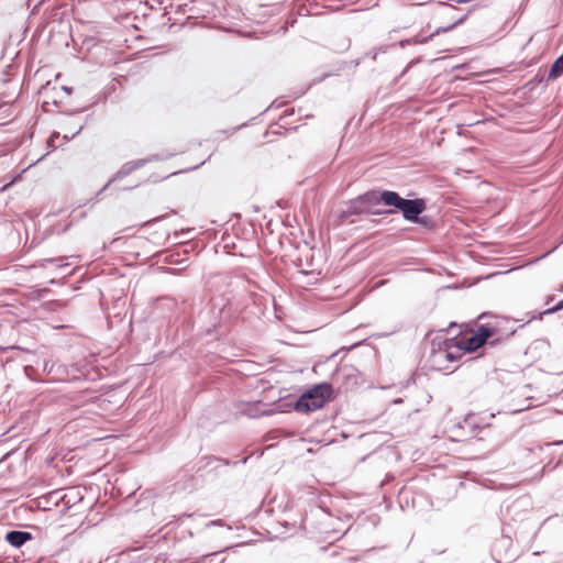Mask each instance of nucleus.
Instances as JSON below:
<instances>
[{"mask_svg":"<svg viewBox=\"0 0 563 563\" xmlns=\"http://www.w3.org/2000/svg\"><path fill=\"white\" fill-rule=\"evenodd\" d=\"M331 397V386L320 384L305 393L296 402L295 409L301 412L320 409Z\"/></svg>","mask_w":563,"mask_h":563,"instance_id":"1","label":"nucleus"},{"mask_svg":"<svg viewBox=\"0 0 563 563\" xmlns=\"http://www.w3.org/2000/svg\"><path fill=\"white\" fill-rule=\"evenodd\" d=\"M382 200L387 206H394L402 211L405 219L416 220L417 216L426 209L424 201L421 199L407 200L394 191H384Z\"/></svg>","mask_w":563,"mask_h":563,"instance_id":"2","label":"nucleus"},{"mask_svg":"<svg viewBox=\"0 0 563 563\" xmlns=\"http://www.w3.org/2000/svg\"><path fill=\"white\" fill-rule=\"evenodd\" d=\"M489 336L490 331L486 328H481L477 333L462 338L459 345L464 350L472 352L481 347Z\"/></svg>","mask_w":563,"mask_h":563,"instance_id":"3","label":"nucleus"},{"mask_svg":"<svg viewBox=\"0 0 563 563\" xmlns=\"http://www.w3.org/2000/svg\"><path fill=\"white\" fill-rule=\"evenodd\" d=\"M30 539L31 534L22 531H11L5 537V540L15 548H20Z\"/></svg>","mask_w":563,"mask_h":563,"instance_id":"4","label":"nucleus"},{"mask_svg":"<svg viewBox=\"0 0 563 563\" xmlns=\"http://www.w3.org/2000/svg\"><path fill=\"white\" fill-rule=\"evenodd\" d=\"M443 13L450 15L453 20V23L443 29L444 31L452 29L454 25L461 23L466 18V13H457L456 8L448 4L443 7Z\"/></svg>","mask_w":563,"mask_h":563,"instance_id":"5","label":"nucleus"},{"mask_svg":"<svg viewBox=\"0 0 563 563\" xmlns=\"http://www.w3.org/2000/svg\"><path fill=\"white\" fill-rule=\"evenodd\" d=\"M563 74V55L559 57L550 69L549 77L556 78Z\"/></svg>","mask_w":563,"mask_h":563,"instance_id":"6","label":"nucleus"},{"mask_svg":"<svg viewBox=\"0 0 563 563\" xmlns=\"http://www.w3.org/2000/svg\"><path fill=\"white\" fill-rule=\"evenodd\" d=\"M563 309V300H561L555 307L551 308V309H548L544 311L545 314H549V313H554L559 310H562Z\"/></svg>","mask_w":563,"mask_h":563,"instance_id":"7","label":"nucleus"}]
</instances>
